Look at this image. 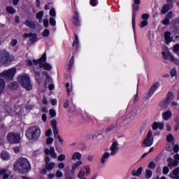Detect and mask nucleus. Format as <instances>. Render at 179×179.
I'll list each match as a JSON object with an SVG mask.
<instances>
[{
	"instance_id": "f257e3e1",
	"label": "nucleus",
	"mask_w": 179,
	"mask_h": 179,
	"mask_svg": "<svg viewBox=\"0 0 179 179\" xmlns=\"http://www.w3.org/2000/svg\"><path fill=\"white\" fill-rule=\"evenodd\" d=\"M45 61H47V53H43L38 59H34L33 69L36 76V79L39 83H41V79H40V69H41V68H43L45 71H51V69H52V66L45 62Z\"/></svg>"
},
{
	"instance_id": "f03ea898",
	"label": "nucleus",
	"mask_w": 179,
	"mask_h": 179,
	"mask_svg": "<svg viewBox=\"0 0 179 179\" xmlns=\"http://www.w3.org/2000/svg\"><path fill=\"white\" fill-rule=\"evenodd\" d=\"M13 170L19 174H27L31 167L30 166V163L29 160L24 157L19 158L17 162L13 165Z\"/></svg>"
},
{
	"instance_id": "7ed1b4c3",
	"label": "nucleus",
	"mask_w": 179,
	"mask_h": 179,
	"mask_svg": "<svg viewBox=\"0 0 179 179\" xmlns=\"http://www.w3.org/2000/svg\"><path fill=\"white\" fill-rule=\"evenodd\" d=\"M17 80L23 89L29 92L33 89V85H31V80H30V76L27 74H20L17 76Z\"/></svg>"
},
{
	"instance_id": "20e7f679",
	"label": "nucleus",
	"mask_w": 179,
	"mask_h": 179,
	"mask_svg": "<svg viewBox=\"0 0 179 179\" xmlns=\"http://www.w3.org/2000/svg\"><path fill=\"white\" fill-rule=\"evenodd\" d=\"M41 135V129H40L38 127L36 126L29 127L26 132L27 137L31 141H37V139L40 138Z\"/></svg>"
},
{
	"instance_id": "39448f33",
	"label": "nucleus",
	"mask_w": 179,
	"mask_h": 179,
	"mask_svg": "<svg viewBox=\"0 0 179 179\" xmlns=\"http://www.w3.org/2000/svg\"><path fill=\"white\" fill-rule=\"evenodd\" d=\"M15 75H16V69L15 68L4 71L0 73V76H1V78H3L6 80H13Z\"/></svg>"
},
{
	"instance_id": "423d86ee",
	"label": "nucleus",
	"mask_w": 179,
	"mask_h": 179,
	"mask_svg": "<svg viewBox=\"0 0 179 179\" xmlns=\"http://www.w3.org/2000/svg\"><path fill=\"white\" fill-rule=\"evenodd\" d=\"M51 158L48 156L45 157V168L41 171V174H45L47 171H51V170H54V167H55V163L50 162Z\"/></svg>"
},
{
	"instance_id": "0eeeda50",
	"label": "nucleus",
	"mask_w": 179,
	"mask_h": 179,
	"mask_svg": "<svg viewBox=\"0 0 179 179\" xmlns=\"http://www.w3.org/2000/svg\"><path fill=\"white\" fill-rule=\"evenodd\" d=\"M7 141L10 143H19L20 142V134L10 132L7 135Z\"/></svg>"
},
{
	"instance_id": "6e6552de",
	"label": "nucleus",
	"mask_w": 179,
	"mask_h": 179,
	"mask_svg": "<svg viewBox=\"0 0 179 179\" xmlns=\"http://www.w3.org/2000/svg\"><path fill=\"white\" fill-rule=\"evenodd\" d=\"M51 126L53 129V134L55 139H58L59 142L60 143H62L64 142V139L61 137L59 135V131L58 130V127H57V120H51Z\"/></svg>"
},
{
	"instance_id": "1a4fd4ad",
	"label": "nucleus",
	"mask_w": 179,
	"mask_h": 179,
	"mask_svg": "<svg viewBox=\"0 0 179 179\" xmlns=\"http://www.w3.org/2000/svg\"><path fill=\"white\" fill-rule=\"evenodd\" d=\"M162 58L164 59H169L171 62H173L176 65H179L178 59L174 57L169 52H162Z\"/></svg>"
},
{
	"instance_id": "9d476101",
	"label": "nucleus",
	"mask_w": 179,
	"mask_h": 179,
	"mask_svg": "<svg viewBox=\"0 0 179 179\" xmlns=\"http://www.w3.org/2000/svg\"><path fill=\"white\" fill-rule=\"evenodd\" d=\"M9 61V52L6 50H2L0 52V64L1 65H5Z\"/></svg>"
},
{
	"instance_id": "9b49d317",
	"label": "nucleus",
	"mask_w": 179,
	"mask_h": 179,
	"mask_svg": "<svg viewBox=\"0 0 179 179\" xmlns=\"http://www.w3.org/2000/svg\"><path fill=\"white\" fill-rule=\"evenodd\" d=\"M109 150H110V156H115L120 150V144L117 141H113L110 145Z\"/></svg>"
},
{
	"instance_id": "f8f14e48",
	"label": "nucleus",
	"mask_w": 179,
	"mask_h": 179,
	"mask_svg": "<svg viewBox=\"0 0 179 179\" xmlns=\"http://www.w3.org/2000/svg\"><path fill=\"white\" fill-rule=\"evenodd\" d=\"M152 135V131L150 130L143 142V144L145 145V146H146V148L149 146H152V145H153V136Z\"/></svg>"
},
{
	"instance_id": "ddd939ff",
	"label": "nucleus",
	"mask_w": 179,
	"mask_h": 179,
	"mask_svg": "<svg viewBox=\"0 0 179 179\" xmlns=\"http://www.w3.org/2000/svg\"><path fill=\"white\" fill-rule=\"evenodd\" d=\"M45 155H50L51 157H52V159H57V153L55 152V148H54V147H50V149L46 148L45 150Z\"/></svg>"
},
{
	"instance_id": "4468645a",
	"label": "nucleus",
	"mask_w": 179,
	"mask_h": 179,
	"mask_svg": "<svg viewBox=\"0 0 179 179\" xmlns=\"http://www.w3.org/2000/svg\"><path fill=\"white\" fill-rule=\"evenodd\" d=\"M159 86H160V83L159 82L155 83L150 89L148 92V96L150 97V96H153L155 94V92L159 89Z\"/></svg>"
},
{
	"instance_id": "2eb2a0df",
	"label": "nucleus",
	"mask_w": 179,
	"mask_h": 179,
	"mask_svg": "<svg viewBox=\"0 0 179 179\" xmlns=\"http://www.w3.org/2000/svg\"><path fill=\"white\" fill-rule=\"evenodd\" d=\"M24 24H25L27 27H29V29H34L36 27V22L30 20H26L24 22Z\"/></svg>"
},
{
	"instance_id": "dca6fc26",
	"label": "nucleus",
	"mask_w": 179,
	"mask_h": 179,
	"mask_svg": "<svg viewBox=\"0 0 179 179\" xmlns=\"http://www.w3.org/2000/svg\"><path fill=\"white\" fill-rule=\"evenodd\" d=\"M71 160L73 162H76V160H78V162H80V160H82V153L79 152H73L71 156Z\"/></svg>"
},
{
	"instance_id": "f3484780",
	"label": "nucleus",
	"mask_w": 179,
	"mask_h": 179,
	"mask_svg": "<svg viewBox=\"0 0 179 179\" xmlns=\"http://www.w3.org/2000/svg\"><path fill=\"white\" fill-rule=\"evenodd\" d=\"M73 23L76 26H80V21L79 20V13H78L77 11L74 12V16H73Z\"/></svg>"
},
{
	"instance_id": "a211bd4d",
	"label": "nucleus",
	"mask_w": 179,
	"mask_h": 179,
	"mask_svg": "<svg viewBox=\"0 0 179 179\" xmlns=\"http://www.w3.org/2000/svg\"><path fill=\"white\" fill-rule=\"evenodd\" d=\"M173 113L170 110H167L162 113V118L164 121H169L171 118Z\"/></svg>"
},
{
	"instance_id": "6ab92c4d",
	"label": "nucleus",
	"mask_w": 179,
	"mask_h": 179,
	"mask_svg": "<svg viewBox=\"0 0 179 179\" xmlns=\"http://www.w3.org/2000/svg\"><path fill=\"white\" fill-rule=\"evenodd\" d=\"M3 174V178H9V176H10V171L7 169H0V176Z\"/></svg>"
},
{
	"instance_id": "aec40b11",
	"label": "nucleus",
	"mask_w": 179,
	"mask_h": 179,
	"mask_svg": "<svg viewBox=\"0 0 179 179\" xmlns=\"http://www.w3.org/2000/svg\"><path fill=\"white\" fill-rule=\"evenodd\" d=\"M169 101L168 99H164L159 103V106L162 110H166V108L169 107Z\"/></svg>"
},
{
	"instance_id": "412c9836",
	"label": "nucleus",
	"mask_w": 179,
	"mask_h": 179,
	"mask_svg": "<svg viewBox=\"0 0 179 179\" xmlns=\"http://www.w3.org/2000/svg\"><path fill=\"white\" fill-rule=\"evenodd\" d=\"M164 38H165L166 44H169V43H171V41H173V38L171 37V34L169 31L165 32Z\"/></svg>"
},
{
	"instance_id": "4be33fe9",
	"label": "nucleus",
	"mask_w": 179,
	"mask_h": 179,
	"mask_svg": "<svg viewBox=\"0 0 179 179\" xmlns=\"http://www.w3.org/2000/svg\"><path fill=\"white\" fill-rule=\"evenodd\" d=\"M110 156H111L110 152H104L101 158V163L102 164H104V163H106V159H108V157H110Z\"/></svg>"
},
{
	"instance_id": "5701e85b",
	"label": "nucleus",
	"mask_w": 179,
	"mask_h": 179,
	"mask_svg": "<svg viewBox=\"0 0 179 179\" xmlns=\"http://www.w3.org/2000/svg\"><path fill=\"white\" fill-rule=\"evenodd\" d=\"M142 167L138 168V170H133L131 171V175L134 176V177H139V176L142 174Z\"/></svg>"
},
{
	"instance_id": "b1692460",
	"label": "nucleus",
	"mask_w": 179,
	"mask_h": 179,
	"mask_svg": "<svg viewBox=\"0 0 179 179\" xmlns=\"http://www.w3.org/2000/svg\"><path fill=\"white\" fill-rule=\"evenodd\" d=\"M80 166H82V161H78L77 162L73 164L71 166V170L73 171H76V170H78V169H79Z\"/></svg>"
},
{
	"instance_id": "393cba45",
	"label": "nucleus",
	"mask_w": 179,
	"mask_h": 179,
	"mask_svg": "<svg viewBox=\"0 0 179 179\" xmlns=\"http://www.w3.org/2000/svg\"><path fill=\"white\" fill-rule=\"evenodd\" d=\"M1 157L3 160H9V159H10V155H9V153H8V152L3 151L1 153Z\"/></svg>"
},
{
	"instance_id": "a878e982",
	"label": "nucleus",
	"mask_w": 179,
	"mask_h": 179,
	"mask_svg": "<svg viewBox=\"0 0 179 179\" xmlns=\"http://www.w3.org/2000/svg\"><path fill=\"white\" fill-rule=\"evenodd\" d=\"M66 179H75V173L71 171H66Z\"/></svg>"
},
{
	"instance_id": "bb28decb",
	"label": "nucleus",
	"mask_w": 179,
	"mask_h": 179,
	"mask_svg": "<svg viewBox=\"0 0 179 179\" xmlns=\"http://www.w3.org/2000/svg\"><path fill=\"white\" fill-rule=\"evenodd\" d=\"M3 90H5V80H3L2 78H0V96L2 94Z\"/></svg>"
},
{
	"instance_id": "cd10ccee",
	"label": "nucleus",
	"mask_w": 179,
	"mask_h": 179,
	"mask_svg": "<svg viewBox=\"0 0 179 179\" xmlns=\"http://www.w3.org/2000/svg\"><path fill=\"white\" fill-rule=\"evenodd\" d=\"M169 10H170V6L169 4H165L162 10V15H166Z\"/></svg>"
},
{
	"instance_id": "c85d7f7f",
	"label": "nucleus",
	"mask_w": 179,
	"mask_h": 179,
	"mask_svg": "<svg viewBox=\"0 0 179 179\" xmlns=\"http://www.w3.org/2000/svg\"><path fill=\"white\" fill-rule=\"evenodd\" d=\"M29 38L31 43H36L37 41V34L31 33Z\"/></svg>"
},
{
	"instance_id": "c756f323",
	"label": "nucleus",
	"mask_w": 179,
	"mask_h": 179,
	"mask_svg": "<svg viewBox=\"0 0 179 179\" xmlns=\"http://www.w3.org/2000/svg\"><path fill=\"white\" fill-rule=\"evenodd\" d=\"M75 61V57L72 56L71 58L69 59V63L68 64V69H72V66H73V62Z\"/></svg>"
},
{
	"instance_id": "7c9ffc66",
	"label": "nucleus",
	"mask_w": 179,
	"mask_h": 179,
	"mask_svg": "<svg viewBox=\"0 0 179 179\" xmlns=\"http://www.w3.org/2000/svg\"><path fill=\"white\" fill-rule=\"evenodd\" d=\"M43 16H44V12L43 11H40L36 14V19L39 20V23H41V22H43L41 19H43Z\"/></svg>"
},
{
	"instance_id": "2f4dec72",
	"label": "nucleus",
	"mask_w": 179,
	"mask_h": 179,
	"mask_svg": "<svg viewBox=\"0 0 179 179\" xmlns=\"http://www.w3.org/2000/svg\"><path fill=\"white\" fill-rule=\"evenodd\" d=\"M85 175L86 172L85 171H80L78 174V177L80 179H87L86 177H85Z\"/></svg>"
},
{
	"instance_id": "473e14b6",
	"label": "nucleus",
	"mask_w": 179,
	"mask_h": 179,
	"mask_svg": "<svg viewBox=\"0 0 179 179\" xmlns=\"http://www.w3.org/2000/svg\"><path fill=\"white\" fill-rule=\"evenodd\" d=\"M174 99V94L172 92H169L167 94V98L165 100H168V101H171Z\"/></svg>"
},
{
	"instance_id": "72a5a7b5",
	"label": "nucleus",
	"mask_w": 179,
	"mask_h": 179,
	"mask_svg": "<svg viewBox=\"0 0 179 179\" xmlns=\"http://www.w3.org/2000/svg\"><path fill=\"white\" fill-rule=\"evenodd\" d=\"M6 10L8 13H10L11 15H13V13H16V10L12 6H7Z\"/></svg>"
},
{
	"instance_id": "f704fd0d",
	"label": "nucleus",
	"mask_w": 179,
	"mask_h": 179,
	"mask_svg": "<svg viewBox=\"0 0 179 179\" xmlns=\"http://www.w3.org/2000/svg\"><path fill=\"white\" fill-rule=\"evenodd\" d=\"M8 87H9L10 89H11V90H15V89H17V83H10V84L8 85Z\"/></svg>"
},
{
	"instance_id": "c9c22d12",
	"label": "nucleus",
	"mask_w": 179,
	"mask_h": 179,
	"mask_svg": "<svg viewBox=\"0 0 179 179\" xmlns=\"http://www.w3.org/2000/svg\"><path fill=\"white\" fill-rule=\"evenodd\" d=\"M152 171L150 169H146L145 170V178L149 179L150 177H152Z\"/></svg>"
},
{
	"instance_id": "e433bc0d",
	"label": "nucleus",
	"mask_w": 179,
	"mask_h": 179,
	"mask_svg": "<svg viewBox=\"0 0 179 179\" xmlns=\"http://www.w3.org/2000/svg\"><path fill=\"white\" fill-rule=\"evenodd\" d=\"M49 22L51 26L55 27L57 24V21H55V19L52 17H50Z\"/></svg>"
},
{
	"instance_id": "4c0bfd02",
	"label": "nucleus",
	"mask_w": 179,
	"mask_h": 179,
	"mask_svg": "<svg viewBox=\"0 0 179 179\" xmlns=\"http://www.w3.org/2000/svg\"><path fill=\"white\" fill-rule=\"evenodd\" d=\"M162 23L164 26H169L170 24V19L165 17V19L162 21Z\"/></svg>"
},
{
	"instance_id": "58836bf2",
	"label": "nucleus",
	"mask_w": 179,
	"mask_h": 179,
	"mask_svg": "<svg viewBox=\"0 0 179 179\" xmlns=\"http://www.w3.org/2000/svg\"><path fill=\"white\" fill-rule=\"evenodd\" d=\"M174 141V137L173 136V134H170L166 136V141L171 143Z\"/></svg>"
},
{
	"instance_id": "ea45409f",
	"label": "nucleus",
	"mask_w": 179,
	"mask_h": 179,
	"mask_svg": "<svg viewBox=\"0 0 179 179\" xmlns=\"http://www.w3.org/2000/svg\"><path fill=\"white\" fill-rule=\"evenodd\" d=\"M148 26V20H143L141 23H140V27L141 29H143V27H146Z\"/></svg>"
},
{
	"instance_id": "a19ab883",
	"label": "nucleus",
	"mask_w": 179,
	"mask_h": 179,
	"mask_svg": "<svg viewBox=\"0 0 179 179\" xmlns=\"http://www.w3.org/2000/svg\"><path fill=\"white\" fill-rule=\"evenodd\" d=\"M43 75L46 76L47 79L45 81V86H47V82H50V80H51V78H50V76H48L47 71H44Z\"/></svg>"
},
{
	"instance_id": "79ce46f5",
	"label": "nucleus",
	"mask_w": 179,
	"mask_h": 179,
	"mask_svg": "<svg viewBox=\"0 0 179 179\" xmlns=\"http://www.w3.org/2000/svg\"><path fill=\"white\" fill-rule=\"evenodd\" d=\"M170 74L171 78H174V76H177V69H172L170 71Z\"/></svg>"
},
{
	"instance_id": "37998d69",
	"label": "nucleus",
	"mask_w": 179,
	"mask_h": 179,
	"mask_svg": "<svg viewBox=\"0 0 179 179\" xmlns=\"http://www.w3.org/2000/svg\"><path fill=\"white\" fill-rule=\"evenodd\" d=\"M174 16V13L173 11H169L166 15V17L167 19H172V17Z\"/></svg>"
},
{
	"instance_id": "c03bdc74",
	"label": "nucleus",
	"mask_w": 179,
	"mask_h": 179,
	"mask_svg": "<svg viewBox=\"0 0 179 179\" xmlns=\"http://www.w3.org/2000/svg\"><path fill=\"white\" fill-rule=\"evenodd\" d=\"M135 117H136V114H135V112H131L128 115V118H129L130 120H134Z\"/></svg>"
},
{
	"instance_id": "a18cd8bd",
	"label": "nucleus",
	"mask_w": 179,
	"mask_h": 179,
	"mask_svg": "<svg viewBox=\"0 0 179 179\" xmlns=\"http://www.w3.org/2000/svg\"><path fill=\"white\" fill-rule=\"evenodd\" d=\"M50 16H52L53 17H55V16H57V12H55V8L50 9Z\"/></svg>"
},
{
	"instance_id": "49530a36",
	"label": "nucleus",
	"mask_w": 179,
	"mask_h": 179,
	"mask_svg": "<svg viewBox=\"0 0 179 179\" xmlns=\"http://www.w3.org/2000/svg\"><path fill=\"white\" fill-rule=\"evenodd\" d=\"M52 142H54V138L52 137H48L46 139V145H51V143H52Z\"/></svg>"
},
{
	"instance_id": "de8ad7c7",
	"label": "nucleus",
	"mask_w": 179,
	"mask_h": 179,
	"mask_svg": "<svg viewBox=\"0 0 179 179\" xmlns=\"http://www.w3.org/2000/svg\"><path fill=\"white\" fill-rule=\"evenodd\" d=\"M87 139H94L96 135L94 134H88L86 135Z\"/></svg>"
},
{
	"instance_id": "09e8293b",
	"label": "nucleus",
	"mask_w": 179,
	"mask_h": 179,
	"mask_svg": "<svg viewBox=\"0 0 179 179\" xmlns=\"http://www.w3.org/2000/svg\"><path fill=\"white\" fill-rule=\"evenodd\" d=\"M158 127H159V122H155L152 125V128L153 131H156Z\"/></svg>"
},
{
	"instance_id": "8fccbe9b",
	"label": "nucleus",
	"mask_w": 179,
	"mask_h": 179,
	"mask_svg": "<svg viewBox=\"0 0 179 179\" xmlns=\"http://www.w3.org/2000/svg\"><path fill=\"white\" fill-rule=\"evenodd\" d=\"M177 24H179V19H176L173 21L174 29H176V30H178V27H177Z\"/></svg>"
},
{
	"instance_id": "3c124183",
	"label": "nucleus",
	"mask_w": 179,
	"mask_h": 179,
	"mask_svg": "<svg viewBox=\"0 0 179 179\" xmlns=\"http://www.w3.org/2000/svg\"><path fill=\"white\" fill-rule=\"evenodd\" d=\"M172 174H173L172 176H178V174H179V167L176 168V169L173 171Z\"/></svg>"
},
{
	"instance_id": "603ef678",
	"label": "nucleus",
	"mask_w": 179,
	"mask_h": 179,
	"mask_svg": "<svg viewBox=\"0 0 179 179\" xmlns=\"http://www.w3.org/2000/svg\"><path fill=\"white\" fill-rule=\"evenodd\" d=\"M179 51V43L176 44L173 46V52H175V54H177V52H178Z\"/></svg>"
},
{
	"instance_id": "864d4df0",
	"label": "nucleus",
	"mask_w": 179,
	"mask_h": 179,
	"mask_svg": "<svg viewBox=\"0 0 179 179\" xmlns=\"http://www.w3.org/2000/svg\"><path fill=\"white\" fill-rule=\"evenodd\" d=\"M156 167V164L153 162H150L148 165V169H152V170L155 169Z\"/></svg>"
},
{
	"instance_id": "5fc2aeb1",
	"label": "nucleus",
	"mask_w": 179,
	"mask_h": 179,
	"mask_svg": "<svg viewBox=\"0 0 179 179\" xmlns=\"http://www.w3.org/2000/svg\"><path fill=\"white\" fill-rule=\"evenodd\" d=\"M66 159V156L64 154H62L60 155L59 157H58V160L59 162H64V160H65Z\"/></svg>"
},
{
	"instance_id": "6e6d98bb",
	"label": "nucleus",
	"mask_w": 179,
	"mask_h": 179,
	"mask_svg": "<svg viewBox=\"0 0 179 179\" xmlns=\"http://www.w3.org/2000/svg\"><path fill=\"white\" fill-rule=\"evenodd\" d=\"M43 37H48L50 36V31L48 29H45L43 32Z\"/></svg>"
},
{
	"instance_id": "4d7b16f0",
	"label": "nucleus",
	"mask_w": 179,
	"mask_h": 179,
	"mask_svg": "<svg viewBox=\"0 0 179 179\" xmlns=\"http://www.w3.org/2000/svg\"><path fill=\"white\" fill-rule=\"evenodd\" d=\"M49 113H50V115H51V117H55V115H57V113L55 112V110L50 109L49 110Z\"/></svg>"
},
{
	"instance_id": "13d9d810",
	"label": "nucleus",
	"mask_w": 179,
	"mask_h": 179,
	"mask_svg": "<svg viewBox=\"0 0 179 179\" xmlns=\"http://www.w3.org/2000/svg\"><path fill=\"white\" fill-rule=\"evenodd\" d=\"M132 27H133V29L135 30V13H133V15H132Z\"/></svg>"
},
{
	"instance_id": "bf43d9fd",
	"label": "nucleus",
	"mask_w": 179,
	"mask_h": 179,
	"mask_svg": "<svg viewBox=\"0 0 179 179\" xmlns=\"http://www.w3.org/2000/svg\"><path fill=\"white\" fill-rule=\"evenodd\" d=\"M169 167L164 166L163 168V171H162L163 174H165V175L169 174Z\"/></svg>"
},
{
	"instance_id": "052dcab7",
	"label": "nucleus",
	"mask_w": 179,
	"mask_h": 179,
	"mask_svg": "<svg viewBox=\"0 0 179 179\" xmlns=\"http://www.w3.org/2000/svg\"><path fill=\"white\" fill-rule=\"evenodd\" d=\"M142 19H143L144 20H148V19H149V14L148 13H144L141 15Z\"/></svg>"
},
{
	"instance_id": "680f3d73",
	"label": "nucleus",
	"mask_w": 179,
	"mask_h": 179,
	"mask_svg": "<svg viewBox=\"0 0 179 179\" xmlns=\"http://www.w3.org/2000/svg\"><path fill=\"white\" fill-rule=\"evenodd\" d=\"M94 159V156H93V155H88L87 157V162H93Z\"/></svg>"
},
{
	"instance_id": "e2e57ef3",
	"label": "nucleus",
	"mask_w": 179,
	"mask_h": 179,
	"mask_svg": "<svg viewBox=\"0 0 179 179\" xmlns=\"http://www.w3.org/2000/svg\"><path fill=\"white\" fill-rule=\"evenodd\" d=\"M179 151V145L178 144H176L173 147V152H175V153L178 152Z\"/></svg>"
},
{
	"instance_id": "0e129e2a",
	"label": "nucleus",
	"mask_w": 179,
	"mask_h": 179,
	"mask_svg": "<svg viewBox=\"0 0 179 179\" xmlns=\"http://www.w3.org/2000/svg\"><path fill=\"white\" fill-rule=\"evenodd\" d=\"M158 128L160 130L164 129V124H163L162 122H158Z\"/></svg>"
},
{
	"instance_id": "69168bd1",
	"label": "nucleus",
	"mask_w": 179,
	"mask_h": 179,
	"mask_svg": "<svg viewBox=\"0 0 179 179\" xmlns=\"http://www.w3.org/2000/svg\"><path fill=\"white\" fill-rule=\"evenodd\" d=\"M43 26L45 28L48 27V19L43 20Z\"/></svg>"
},
{
	"instance_id": "338daca9",
	"label": "nucleus",
	"mask_w": 179,
	"mask_h": 179,
	"mask_svg": "<svg viewBox=\"0 0 179 179\" xmlns=\"http://www.w3.org/2000/svg\"><path fill=\"white\" fill-rule=\"evenodd\" d=\"M63 174L62 172H61V171H57L56 173V177H57L58 178L62 177Z\"/></svg>"
},
{
	"instance_id": "774afa93",
	"label": "nucleus",
	"mask_w": 179,
	"mask_h": 179,
	"mask_svg": "<svg viewBox=\"0 0 179 179\" xmlns=\"http://www.w3.org/2000/svg\"><path fill=\"white\" fill-rule=\"evenodd\" d=\"M26 108H27V110H32L33 109V105H31L29 103H28L26 105Z\"/></svg>"
}]
</instances>
